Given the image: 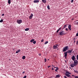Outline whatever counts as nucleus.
Here are the masks:
<instances>
[{
	"mask_svg": "<svg viewBox=\"0 0 78 78\" xmlns=\"http://www.w3.org/2000/svg\"><path fill=\"white\" fill-rule=\"evenodd\" d=\"M8 3H9V4H10V3H11V0H8Z\"/></svg>",
	"mask_w": 78,
	"mask_h": 78,
	"instance_id": "nucleus-23",
	"label": "nucleus"
},
{
	"mask_svg": "<svg viewBox=\"0 0 78 78\" xmlns=\"http://www.w3.org/2000/svg\"><path fill=\"white\" fill-rule=\"evenodd\" d=\"M64 57H65V59H66L67 58V51L65 52L64 53Z\"/></svg>",
	"mask_w": 78,
	"mask_h": 78,
	"instance_id": "nucleus-4",
	"label": "nucleus"
},
{
	"mask_svg": "<svg viewBox=\"0 0 78 78\" xmlns=\"http://www.w3.org/2000/svg\"><path fill=\"white\" fill-rule=\"evenodd\" d=\"M54 68H55L56 69H57L58 68V67H54Z\"/></svg>",
	"mask_w": 78,
	"mask_h": 78,
	"instance_id": "nucleus-43",
	"label": "nucleus"
},
{
	"mask_svg": "<svg viewBox=\"0 0 78 78\" xmlns=\"http://www.w3.org/2000/svg\"><path fill=\"white\" fill-rule=\"evenodd\" d=\"M65 30H66V31H68V29L67 28H66Z\"/></svg>",
	"mask_w": 78,
	"mask_h": 78,
	"instance_id": "nucleus-38",
	"label": "nucleus"
},
{
	"mask_svg": "<svg viewBox=\"0 0 78 78\" xmlns=\"http://www.w3.org/2000/svg\"><path fill=\"white\" fill-rule=\"evenodd\" d=\"M59 70V68H57L55 70V72H58L57 70Z\"/></svg>",
	"mask_w": 78,
	"mask_h": 78,
	"instance_id": "nucleus-26",
	"label": "nucleus"
},
{
	"mask_svg": "<svg viewBox=\"0 0 78 78\" xmlns=\"http://www.w3.org/2000/svg\"><path fill=\"white\" fill-rule=\"evenodd\" d=\"M53 47L54 49H56V48H58V47L56 46L55 45H54L53 46Z\"/></svg>",
	"mask_w": 78,
	"mask_h": 78,
	"instance_id": "nucleus-12",
	"label": "nucleus"
},
{
	"mask_svg": "<svg viewBox=\"0 0 78 78\" xmlns=\"http://www.w3.org/2000/svg\"><path fill=\"white\" fill-rule=\"evenodd\" d=\"M78 44V41L76 42V44Z\"/></svg>",
	"mask_w": 78,
	"mask_h": 78,
	"instance_id": "nucleus-45",
	"label": "nucleus"
},
{
	"mask_svg": "<svg viewBox=\"0 0 78 78\" xmlns=\"http://www.w3.org/2000/svg\"><path fill=\"white\" fill-rule=\"evenodd\" d=\"M76 58H77V59L78 61V55H77L76 56Z\"/></svg>",
	"mask_w": 78,
	"mask_h": 78,
	"instance_id": "nucleus-32",
	"label": "nucleus"
},
{
	"mask_svg": "<svg viewBox=\"0 0 78 78\" xmlns=\"http://www.w3.org/2000/svg\"><path fill=\"white\" fill-rule=\"evenodd\" d=\"M3 22V20H1L0 21V22H1V23Z\"/></svg>",
	"mask_w": 78,
	"mask_h": 78,
	"instance_id": "nucleus-28",
	"label": "nucleus"
},
{
	"mask_svg": "<svg viewBox=\"0 0 78 78\" xmlns=\"http://www.w3.org/2000/svg\"><path fill=\"white\" fill-rule=\"evenodd\" d=\"M47 62V59L44 58V62Z\"/></svg>",
	"mask_w": 78,
	"mask_h": 78,
	"instance_id": "nucleus-31",
	"label": "nucleus"
},
{
	"mask_svg": "<svg viewBox=\"0 0 78 78\" xmlns=\"http://www.w3.org/2000/svg\"><path fill=\"white\" fill-rule=\"evenodd\" d=\"M74 66H75V65L74 64H71V67H73Z\"/></svg>",
	"mask_w": 78,
	"mask_h": 78,
	"instance_id": "nucleus-16",
	"label": "nucleus"
},
{
	"mask_svg": "<svg viewBox=\"0 0 78 78\" xmlns=\"http://www.w3.org/2000/svg\"><path fill=\"white\" fill-rule=\"evenodd\" d=\"M76 36H78V33L76 34Z\"/></svg>",
	"mask_w": 78,
	"mask_h": 78,
	"instance_id": "nucleus-39",
	"label": "nucleus"
},
{
	"mask_svg": "<svg viewBox=\"0 0 78 78\" xmlns=\"http://www.w3.org/2000/svg\"><path fill=\"white\" fill-rule=\"evenodd\" d=\"M20 50L19 49V50H18V51H16V53H19V52H20Z\"/></svg>",
	"mask_w": 78,
	"mask_h": 78,
	"instance_id": "nucleus-18",
	"label": "nucleus"
},
{
	"mask_svg": "<svg viewBox=\"0 0 78 78\" xmlns=\"http://www.w3.org/2000/svg\"><path fill=\"white\" fill-rule=\"evenodd\" d=\"M77 73V74H78V72L77 71V73Z\"/></svg>",
	"mask_w": 78,
	"mask_h": 78,
	"instance_id": "nucleus-51",
	"label": "nucleus"
},
{
	"mask_svg": "<svg viewBox=\"0 0 78 78\" xmlns=\"http://www.w3.org/2000/svg\"><path fill=\"white\" fill-rule=\"evenodd\" d=\"M68 28L69 29V31H71V30H72V28L71 27V25L69 24V25L68 26Z\"/></svg>",
	"mask_w": 78,
	"mask_h": 78,
	"instance_id": "nucleus-8",
	"label": "nucleus"
},
{
	"mask_svg": "<svg viewBox=\"0 0 78 78\" xmlns=\"http://www.w3.org/2000/svg\"><path fill=\"white\" fill-rule=\"evenodd\" d=\"M34 3H39V1L38 0H34Z\"/></svg>",
	"mask_w": 78,
	"mask_h": 78,
	"instance_id": "nucleus-11",
	"label": "nucleus"
},
{
	"mask_svg": "<svg viewBox=\"0 0 78 78\" xmlns=\"http://www.w3.org/2000/svg\"><path fill=\"white\" fill-rule=\"evenodd\" d=\"M22 58L23 59H25V56H23Z\"/></svg>",
	"mask_w": 78,
	"mask_h": 78,
	"instance_id": "nucleus-24",
	"label": "nucleus"
},
{
	"mask_svg": "<svg viewBox=\"0 0 78 78\" xmlns=\"http://www.w3.org/2000/svg\"><path fill=\"white\" fill-rule=\"evenodd\" d=\"M66 73H68V74H69L70 75V74H71V73H69V71H66Z\"/></svg>",
	"mask_w": 78,
	"mask_h": 78,
	"instance_id": "nucleus-17",
	"label": "nucleus"
},
{
	"mask_svg": "<svg viewBox=\"0 0 78 78\" xmlns=\"http://www.w3.org/2000/svg\"><path fill=\"white\" fill-rule=\"evenodd\" d=\"M34 39H33L30 40V42H34Z\"/></svg>",
	"mask_w": 78,
	"mask_h": 78,
	"instance_id": "nucleus-20",
	"label": "nucleus"
},
{
	"mask_svg": "<svg viewBox=\"0 0 78 78\" xmlns=\"http://www.w3.org/2000/svg\"><path fill=\"white\" fill-rule=\"evenodd\" d=\"M59 34L60 36H62V35L64 36L65 35V34H66V33H64V31L62 30L61 32H59Z\"/></svg>",
	"mask_w": 78,
	"mask_h": 78,
	"instance_id": "nucleus-2",
	"label": "nucleus"
},
{
	"mask_svg": "<svg viewBox=\"0 0 78 78\" xmlns=\"http://www.w3.org/2000/svg\"><path fill=\"white\" fill-rule=\"evenodd\" d=\"M77 25H78V24Z\"/></svg>",
	"mask_w": 78,
	"mask_h": 78,
	"instance_id": "nucleus-57",
	"label": "nucleus"
},
{
	"mask_svg": "<svg viewBox=\"0 0 78 78\" xmlns=\"http://www.w3.org/2000/svg\"><path fill=\"white\" fill-rule=\"evenodd\" d=\"M71 58L73 61H75V56H73Z\"/></svg>",
	"mask_w": 78,
	"mask_h": 78,
	"instance_id": "nucleus-10",
	"label": "nucleus"
},
{
	"mask_svg": "<svg viewBox=\"0 0 78 78\" xmlns=\"http://www.w3.org/2000/svg\"><path fill=\"white\" fill-rule=\"evenodd\" d=\"M22 20H17V23L19 24H20L21 23H22Z\"/></svg>",
	"mask_w": 78,
	"mask_h": 78,
	"instance_id": "nucleus-5",
	"label": "nucleus"
},
{
	"mask_svg": "<svg viewBox=\"0 0 78 78\" xmlns=\"http://www.w3.org/2000/svg\"><path fill=\"white\" fill-rule=\"evenodd\" d=\"M61 27H60L57 30V31L56 32V33H58V32H59V31L60 30H61Z\"/></svg>",
	"mask_w": 78,
	"mask_h": 78,
	"instance_id": "nucleus-15",
	"label": "nucleus"
},
{
	"mask_svg": "<svg viewBox=\"0 0 78 78\" xmlns=\"http://www.w3.org/2000/svg\"><path fill=\"white\" fill-rule=\"evenodd\" d=\"M50 67H51V66H48V68H49Z\"/></svg>",
	"mask_w": 78,
	"mask_h": 78,
	"instance_id": "nucleus-44",
	"label": "nucleus"
},
{
	"mask_svg": "<svg viewBox=\"0 0 78 78\" xmlns=\"http://www.w3.org/2000/svg\"><path fill=\"white\" fill-rule=\"evenodd\" d=\"M56 78H58V77H60V75H57L55 76Z\"/></svg>",
	"mask_w": 78,
	"mask_h": 78,
	"instance_id": "nucleus-14",
	"label": "nucleus"
},
{
	"mask_svg": "<svg viewBox=\"0 0 78 78\" xmlns=\"http://www.w3.org/2000/svg\"><path fill=\"white\" fill-rule=\"evenodd\" d=\"M74 42H75V41H74Z\"/></svg>",
	"mask_w": 78,
	"mask_h": 78,
	"instance_id": "nucleus-54",
	"label": "nucleus"
},
{
	"mask_svg": "<svg viewBox=\"0 0 78 78\" xmlns=\"http://www.w3.org/2000/svg\"><path fill=\"white\" fill-rule=\"evenodd\" d=\"M74 72H76V73H77V72L78 71H75L74 70Z\"/></svg>",
	"mask_w": 78,
	"mask_h": 78,
	"instance_id": "nucleus-36",
	"label": "nucleus"
},
{
	"mask_svg": "<svg viewBox=\"0 0 78 78\" xmlns=\"http://www.w3.org/2000/svg\"><path fill=\"white\" fill-rule=\"evenodd\" d=\"M73 49H72L71 50H68L67 51H66L68 53H72V51H73Z\"/></svg>",
	"mask_w": 78,
	"mask_h": 78,
	"instance_id": "nucleus-6",
	"label": "nucleus"
},
{
	"mask_svg": "<svg viewBox=\"0 0 78 78\" xmlns=\"http://www.w3.org/2000/svg\"><path fill=\"white\" fill-rule=\"evenodd\" d=\"M65 74L66 76H67V77H71V76H70V75L67 73H65Z\"/></svg>",
	"mask_w": 78,
	"mask_h": 78,
	"instance_id": "nucleus-7",
	"label": "nucleus"
},
{
	"mask_svg": "<svg viewBox=\"0 0 78 78\" xmlns=\"http://www.w3.org/2000/svg\"><path fill=\"white\" fill-rule=\"evenodd\" d=\"M47 7L48 9H50V6H49V5H48Z\"/></svg>",
	"mask_w": 78,
	"mask_h": 78,
	"instance_id": "nucleus-22",
	"label": "nucleus"
},
{
	"mask_svg": "<svg viewBox=\"0 0 78 78\" xmlns=\"http://www.w3.org/2000/svg\"><path fill=\"white\" fill-rule=\"evenodd\" d=\"M68 46H66L65 47H64L62 51L64 52V51H66L67 50H68L69 49V48H68Z\"/></svg>",
	"mask_w": 78,
	"mask_h": 78,
	"instance_id": "nucleus-1",
	"label": "nucleus"
},
{
	"mask_svg": "<svg viewBox=\"0 0 78 78\" xmlns=\"http://www.w3.org/2000/svg\"><path fill=\"white\" fill-rule=\"evenodd\" d=\"M48 41H46V42H45L44 44H48Z\"/></svg>",
	"mask_w": 78,
	"mask_h": 78,
	"instance_id": "nucleus-25",
	"label": "nucleus"
},
{
	"mask_svg": "<svg viewBox=\"0 0 78 78\" xmlns=\"http://www.w3.org/2000/svg\"><path fill=\"white\" fill-rule=\"evenodd\" d=\"M73 39H74V40H75V38H73Z\"/></svg>",
	"mask_w": 78,
	"mask_h": 78,
	"instance_id": "nucleus-52",
	"label": "nucleus"
},
{
	"mask_svg": "<svg viewBox=\"0 0 78 78\" xmlns=\"http://www.w3.org/2000/svg\"><path fill=\"white\" fill-rule=\"evenodd\" d=\"M30 30V28H27L25 29V31H28V30Z\"/></svg>",
	"mask_w": 78,
	"mask_h": 78,
	"instance_id": "nucleus-19",
	"label": "nucleus"
},
{
	"mask_svg": "<svg viewBox=\"0 0 78 78\" xmlns=\"http://www.w3.org/2000/svg\"><path fill=\"white\" fill-rule=\"evenodd\" d=\"M32 17H33V14H31V15L30 16L29 19H31V18H32Z\"/></svg>",
	"mask_w": 78,
	"mask_h": 78,
	"instance_id": "nucleus-9",
	"label": "nucleus"
},
{
	"mask_svg": "<svg viewBox=\"0 0 78 78\" xmlns=\"http://www.w3.org/2000/svg\"><path fill=\"white\" fill-rule=\"evenodd\" d=\"M44 41V40L42 39L41 41V42H43V41Z\"/></svg>",
	"mask_w": 78,
	"mask_h": 78,
	"instance_id": "nucleus-40",
	"label": "nucleus"
},
{
	"mask_svg": "<svg viewBox=\"0 0 78 78\" xmlns=\"http://www.w3.org/2000/svg\"><path fill=\"white\" fill-rule=\"evenodd\" d=\"M75 21L74 22V23H74V25H75L76 24V23H77V22H76V21Z\"/></svg>",
	"mask_w": 78,
	"mask_h": 78,
	"instance_id": "nucleus-30",
	"label": "nucleus"
},
{
	"mask_svg": "<svg viewBox=\"0 0 78 78\" xmlns=\"http://www.w3.org/2000/svg\"><path fill=\"white\" fill-rule=\"evenodd\" d=\"M38 55H39V56H41V54H38Z\"/></svg>",
	"mask_w": 78,
	"mask_h": 78,
	"instance_id": "nucleus-41",
	"label": "nucleus"
},
{
	"mask_svg": "<svg viewBox=\"0 0 78 78\" xmlns=\"http://www.w3.org/2000/svg\"><path fill=\"white\" fill-rule=\"evenodd\" d=\"M69 55H71V54H69Z\"/></svg>",
	"mask_w": 78,
	"mask_h": 78,
	"instance_id": "nucleus-55",
	"label": "nucleus"
},
{
	"mask_svg": "<svg viewBox=\"0 0 78 78\" xmlns=\"http://www.w3.org/2000/svg\"><path fill=\"white\" fill-rule=\"evenodd\" d=\"M48 60H49V59H48Z\"/></svg>",
	"mask_w": 78,
	"mask_h": 78,
	"instance_id": "nucleus-56",
	"label": "nucleus"
},
{
	"mask_svg": "<svg viewBox=\"0 0 78 78\" xmlns=\"http://www.w3.org/2000/svg\"><path fill=\"white\" fill-rule=\"evenodd\" d=\"M25 71H24V72H23V73H23H23H25Z\"/></svg>",
	"mask_w": 78,
	"mask_h": 78,
	"instance_id": "nucleus-47",
	"label": "nucleus"
},
{
	"mask_svg": "<svg viewBox=\"0 0 78 78\" xmlns=\"http://www.w3.org/2000/svg\"><path fill=\"white\" fill-rule=\"evenodd\" d=\"M74 64L75 65V66L78 65V61L76 60H74Z\"/></svg>",
	"mask_w": 78,
	"mask_h": 78,
	"instance_id": "nucleus-3",
	"label": "nucleus"
},
{
	"mask_svg": "<svg viewBox=\"0 0 78 78\" xmlns=\"http://www.w3.org/2000/svg\"><path fill=\"white\" fill-rule=\"evenodd\" d=\"M73 0H72L71 1V3H73Z\"/></svg>",
	"mask_w": 78,
	"mask_h": 78,
	"instance_id": "nucleus-37",
	"label": "nucleus"
},
{
	"mask_svg": "<svg viewBox=\"0 0 78 78\" xmlns=\"http://www.w3.org/2000/svg\"><path fill=\"white\" fill-rule=\"evenodd\" d=\"M27 78V76H25L23 78Z\"/></svg>",
	"mask_w": 78,
	"mask_h": 78,
	"instance_id": "nucleus-34",
	"label": "nucleus"
},
{
	"mask_svg": "<svg viewBox=\"0 0 78 78\" xmlns=\"http://www.w3.org/2000/svg\"><path fill=\"white\" fill-rule=\"evenodd\" d=\"M76 24H78V22L76 23Z\"/></svg>",
	"mask_w": 78,
	"mask_h": 78,
	"instance_id": "nucleus-50",
	"label": "nucleus"
},
{
	"mask_svg": "<svg viewBox=\"0 0 78 78\" xmlns=\"http://www.w3.org/2000/svg\"><path fill=\"white\" fill-rule=\"evenodd\" d=\"M36 43V41H34L33 42V43L34 44H35Z\"/></svg>",
	"mask_w": 78,
	"mask_h": 78,
	"instance_id": "nucleus-29",
	"label": "nucleus"
},
{
	"mask_svg": "<svg viewBox=\"0 0 78 78\" xmlns=\"http://www.w3.org/2000/svg\"><path fill=\"white\" fill-rule=\"evenodd\" d=\"M42 2L43 3H45L47 2L46 0H42Z\"/></svg>",
	"mask_w": 78,
	"mask_h": 78,
	"instance_id": "nucleus-13",
	"label": "nucleus"
},
{
	"mask_svg": "<svg viewBox=\"0 0 78 78\" xmlns=\"http://www.w3.org/2000/svg\"><path fill=\"white\" fill-rule=\"evenodd\" d=\"M74 77H75V78H78V76H74Z\"/></svg>",
	"mask_w": 78,
	"mask_h": 78,
	"instance_id": "nucleus-27",
	"label": "nucleus"
},
{
	"mask_svg": "<svg viewBox=\"0 0 78 78\" xmlns=\"http://www.w3.org/2000/svg\"><path fill=\"white\" fill-rule=\"evenodd\" d=\"M4 15H5V14H2V16H4Z\"/></svg>",
	"mask_w": 78,
	"mask_h": 78,
	"instance_id": "nucleus-42",
	"label": "nucleus"
},
{
	"mask_svg": "<svg viewBox=\"0 0 78 78\" xmlns=\"http://www.w3.org/2000/svg\"><path fill=\"white\" fill-rule=\"evenodd\" d=\"M58 44H56V47H58Z\"/></svg>",
	"mask_w": 78,
	"mask_h": 78,
	"instance_id": "nucleus-46",
	"label": "nucleus"
},
{
	"mask_svg": "<svg viewBox=\"0 0 78 78\" xmlns=\"http://www.w3.org/2000/svg\"><path fill=\"white\" fill-rule=\"evenodd\" d=\"M66 27H67V26L66 25H65L63 27V29H64V28H66Z\"/></svg>",
	"mask_w": 78,
	"mask_h": 78,
	"instance_id": "nucleus-21",
	"label": "nucleus"
},
{
	"mask_svg": "<svg viewBox=\"0 0 78 78\" xmlns=\"http://www.w3.org/2000/svg\"><path fill=\"white\" fill-rule=\"evenodd\" d=\"M52 67H54V65H52Z\"/></svg>",
	"mask_w": 78,
	"mask_h": 78,
	"instance_id": "nucleus-49",
	"label": "nucleus"
},
{
	"mask_svg": "<svg viewBox=\"0 0 78 78\" xmlns=\"http://www.w3.org/2000/svg\"><path fill=\"white\" fill-rule=\"evenodd\" d=\"M72 20H73V19H72Z\"/></svg>",
	"mask_w": 78,
	"mask_h": 78,
	"instance_id": "nucleus-53",
	"label": "nucleus"
},
{
	"mask_svg": "<svg viewBox=\"0 0 78 78\" xmlns=\"http://www.w3.org/2000/svg\"><path fill=\"white\" fill-rule=\"evenodd\" d=\"M51 69L52 70H55V69H54L53 67H52Z\"/></svg>",
	"mask_w": 78,
	"mask_h": 78,
	"instance_id": "nucleus-33",
	"label": "nucleus"
},
{
	"mask_svg": "<svg viewBox=\"0 0 78 78\" xmlns=\"http://www.w3.org/2000/svg\"><path fill=\"white\" fill-rule=\"evenodd\" d=\"M72 76H74V75H72Z\"/></svg>",
	"mask_w": 78,
	"mask_h": 78,
	"instance_id": "nucleus-48",
	"label": "nucleus"
},
{
	"mask_svg": "<svg viewBox=\"0 0 78 78\" xmlns=\"http://www.w3.org/2000/svg\"><path fill=\"white\" fill-rule=\"evenodd\" d=\"M64 77L65 78H67V76H64Z\"/></svg>",
	"mask_w": 78,
	"mask_h": 78,
	"instance_id": "nucleus-35",
	"label": "nucleus"
}]
</instances>
